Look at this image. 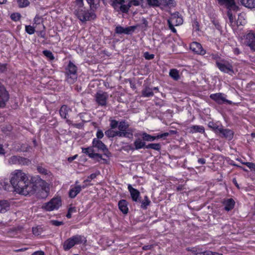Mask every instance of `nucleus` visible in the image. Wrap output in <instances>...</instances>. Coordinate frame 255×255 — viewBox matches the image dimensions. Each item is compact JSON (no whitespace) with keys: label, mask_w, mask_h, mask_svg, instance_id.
<instances>
[{"label":"nucleus","mask_w":255,"mask_h":255,"mask_svg":"<svg viewBox=\"0 0 255 255\" xmlns=\"http://www.w3.org/2000/svg\"><path fill=\"white\" fill-rule=\"evenodd\" d=\"M210 98L218 104L227 103L231 105L232 103V101L227 100L224 96V94L221 93L212 94L210 95Z\"/></svg>","instance_id":"obj_12"},{"label":"nucleus","mask_w":255,"mask_h":255,"mask_svg":"<svg viewBox=\"0 0 255 255\" xmlns=\"http://www.w3.org/2000/svg\"><path fill=\"white\" fill-rule=\"evenodd\" d=\"M251 0H241V2L243 5L248 7L249 5H252V4H251Z\"/></svg>","instance_id":"obj_50"},{"label":"nucleus","mask_w":255,"mask_h":255,"mask_svg":"<svg viewBox=\"0 0 255 255\" xmlns=\"http://www.w3.org/2000/svg\"><path fill=\"white\" fill-rule=\"evenodd\" d=\"M9 164H18L20 165H28L30 164V161L27 158L20 156L13 155L8 159Z\"/></svg>","instance_id":"obj_7"},{"label":"nucleus","mask_w":255,"mask_h":255,"mask_svg":"<svg viewBox=\"0 0 255 255\" xmlns=\"http://www.w3.org/2000/svg\"><path fill=\"white\" fill-rule=\"evenodd\" d=\"M146 3L149 7H160L159 0H146Z\"/></svg>","instance_id":"obj_34"},{"label":"nucleus","mask_w":255,"mask_h":255,"mask_svg":"<svg viewBox=\"0 0 255 255\" xmlns=\"http://www.w3.org/2000/svg\"><path fill=\"white\" fill-rule=\"evenodd\" d=\"M31 255H45V254L44 252L39 251L34 252Z\"/></svg>","instance_id":"obj_59"},{"label":"nucleus","mask_w":255,"mask_h":255,"mask_svg":"<svg viewBox=\"0 0 255 255\" xmlns=\"http://www.w3.org/2000/svg\"><path fill=\"white\" fill-rule=\"evenodd\" d=\"M130 7V5L129 2L127 4L123 3L119 6L117 10H120L123 13H127L128 12Z\"/></svg>","instance_id":"obj_32"},{"label":"nucleus","mask_w":255,"mask_h":255,"mask_svg":"<svg viewBox=\"0 0 255 255\" xmlns=\"http://www.w3.org/2000/svg\"><path fill=\"white\" fill-rule=\"evenodd\" d=\"M43 54L50 60H53L54 57L52 53L49 50H44L43 51Z\"/></svg>","instance_id":"obj_44"},{"label":"nucleus","mask_w":255,"mask_h":255,"mask_svg":"<svg viewBox=\"0 0 255 255\" xmlns=\"http://www.w3.org/2000/svg\"><path fill=\"white\" fill-rule=\"evenodd\" d=\"M194 255H223L222 254H220L217 252H214L210 251H207L203 252H198L195 253Z\"/></svg>","instance_id":"obj_35"},{"label":"nucleus","mask_w":255,"mask_h":255,"mask_svg":"<svg viewBox=\"0 0 255 255\" xmlns=\"http://www.w3.org/2000/svg\"><path fill=\"white\" fill-rule=\"evenodd\" d=\"M10 203L5 200H0V213H4L9 210Z\"/></svg>","instance_id":"obj_22"},{"label":"nucleus","mask_w":255,"mask_h":255,"mask_svg":"<svg viewBox=\"0 0 255 255\" xmlns=\"http://www.w3.org/2000/svg\"><path fill=\"white\" fill-rule=\"evenodd\" d=\"M141 21L142 24L144 25L145 27H147L148 25V21L145 18H142L141 19Z\"/></svg>","instance_id":"obj_61"},{"label":"nucleus","mask_w":255,"mask_h":255,"mask_svg":"<svg viewBox=\"0 0 255 255\" xmlns=\"http://www.w3.org/2000/svg\"><path fill=\"white\" fill-rule=\"evenodd\" d=\"M153 248V245H145V246H144L143 247H142V249L143 250H151L152 248Z\"/></svg>","instance_id":"obj_58"},{"label":"nucleus","mask_w":255,"mask_h":255,"mask_svg":"<svg viewBox=\"0 0 255 255\" xmlns=\"http://www.w3.org/2000/svg\"><path fill=\"white\" fill-rule=\"evenodd\" d=\"M125 2V0H113L112 6L115 9L118 10L119 6Z\"/></svg>","instance_id":"obj_40"},{"label":"nucleus","mask_w":255,"mask_h":255,"mask_svg":"<svg viewBox=\"0 0 255 255\" xmlns=\"http://www.w3.org/2000/svg\"><path fill=\"white\" fill-rule=\"evenodd\" d=\"M61 205V201L60 198H53L48 202L44 203L42 208L47 211H51L57 210Z\"/></svg>","instance_id":"obj_6"},{"label":"nucleus","mask_w":255,"mask_h":255,"mask_svg":"<svg viewBox=\"0 0 255 255\" xmlns=\"http://www.w3.org/2000/svg\"><path fill=\"white\" fill-rule=\"evenodd\" d=\"M96 135H97V138H98V139H101V138H103V137L104 136V133H103V131L101 129H98Z\"/></svg>","instance_id":"obj_54"},{"label":"nucleus","mask_w":255,"mask_h":255,"mask_svg":"<svg viewBox=\"0 0 255 255\" xmlns=\"http://www.w3.org/2000/svg\"><path fill=\"white\" fill-rule=\"evenodd\" d=\"M128 188L130 192L132 200L136 202H140V192L137 189L133 188L130 184L128 185Z\"/></svg>","instance_id":"obj_17"},{"label":"nucleus","mask_w":255,"mask_h":255,"mask_svg":"<svg viewBox=\"0 0 255 255\" xmlns=\"http://www.w3.org/2000/svg\"><path fill=\"white\" fill-rule=\"evenodd\" d=\"M243 44L249 46L251 50L255 51V35L253 32H249L243 36Z\"/></svg>","instance_id":"obj_8"},{"label":"nucleus","mask_w":255,"mask_h":255,"mask_svg":"<svg viewBox=\"0 0 255 255\" xmlns=\"http://www.w3.org/2000/svg\"><path fill=\"white\" fill-rule=\"evenodd\" d=\"M232 10H233V9H228L227 15L228 16L231 25L232 26H235L236 25V21L235 18L232 13Z\"/></svg>","instance_id":"obj_33"},{"label":"nucleus","mask_w":255,"mask_h":255,"mask_svg":"<svg viewBox=\"0 0 255 255\" xmlns=\"http://www.w3.org/2000/svg\"><path fill=\"white\" fill-rule=\"evenodd\" d=\"M128 2L130 5V7L131 5L138 6L140 4L139 0H130Z\"/></svg>","instance_id":"obj_52"},{"label":"nucleus","mask_w":255,"mask_h":255,"mask_svg":"<svg viewBox=\"0 0 255 255\" xmlns=\"http://www.w3.org/2000/svg\"><path fill=\"white\" fill-rule=\"evenodd\" d=\"M119 208L124 214H127L128 211V203L125 200H121L118 203Z\"/></svg>","instance_id":"obj_24"},{"label":"nucleus","mask_w":255,"mask_h":255,"mask_svg":"<svg viewBox=\"0 0 255 255\" xmlns=\"http://www.w3.org/2000/svg\"><path fill=\"white\" fill-rule=\"evenodd\" d=\"M20 17L21 15L18 13H12L10 15L11 18L14 21H17L19 20Z\"/></svg>","instance_id":"obj_48"},{"label":"nucleus","mask_w":255,"mask_h":255,"mask_svg":"<svg viewBox=\"0 0 255 255\" xmlns=\"http://www.w3.org/2000/svg\"><path fill=\"white\" fill-rule=\"evenodd\" d=\"M1 188L5 190H9L10 188V185L8 183L7 181L1 180L0 182Z\"/></svg>","instance_id":"obj_41"},{"label":"nucleus","mask_w":255,"mask_h":255,"mask_svg":"<svg viewBox=\"0 0 255 255\" xmlns=\"http://www.w3.org/2000/svg\"><path fill=\"white\" fill-rule=\"evenodd\" d=\"M141 203V207L142 209H147V206L150 203V201L147 196H144V200L140 202Z\"/></svg>","instance_id":"obj_39"},{"label":"nucleus","mask_w":255,"mask_h":255,"mask_svg":"<svg viewBox=\"0 0 255 255\" xmlns=\"http://www.w3.org/2000/svg\"><path fill=\"white\" fill-rule=\"evenodd\" d=\"M234 135V132L229 129L223 128L220 136L222 137H225L229 140H231Z\"/></svg>","instance_id":"obj_26"},{"label":"nucleus","mask_w":255,"mask_h":255,"mask_svg":"<svg viewBox=\"0 0 255 255\" xmlns=\"http://www.w3.org/2000/svg\"><path fill=\"white\" fill-rule=\"evenodd\" d=\"M215 124H214L213 123H209V127L214 131L215 130L214 128H216V127H217Z\"/></svg>","instance_id":"obj_63"},{"label":"nucleus","mask_w":255,"mask_h":255,"mask_svg":"<svg viewBox=\"0 0 255 255\" xmlns=\"http://www.w3.org/2000/svg\"><path fill=\"white\" fill-rule=\"evenodd\" d=\"M144 58L147 60L152 59L154 57V55L152 54H149L148 52H146L144 53Z\"/></svg>","instance_id":"obj_51"},{"label":"nucleus","mask_w":255,"mask_h":255,"mask_svg":"<svg viewBox=\"0 0 255 255\" xmlns=\"http://www.w3.org/2000/svg\"><path fill=\"white\" fill-rule=\"evenodd\" d=\"M87 240L83 236L75 235L66 240L63 244L64 251H68L76 245L85 244Z\"/></svg>","instance_id":"obj_3"},{"label":"nucleus","mask_w":255,"mask_h":255,"mask_svg":"<svg viewBox=\"0 0 255 255\" xmlns=\"http://www.w3.org/2000/svg\"><path fill=\"white\" fill-rule=\"evenodd\" d=\"M190 131L192 133L200 132L203 133L205 131L204 128L203 126H193L190 128Z\"/></svg>","instance_id":"obj_29"},{"label":"nucleus","mask_w":255,"mask_h":255,"mask_svg":"<svg viewBox=\"0 0 255 255\" xmlns=\"http://www.w3.org/2000/svg\"><path fill=\"white\" fill-rule=\"evenodd\" d=\"M215 128V130H214V131L215 133L220 134V135L221 134L222 132L223 129V128L219 127V126H217V127H216V128Z\"/></svg>","instance_id":"obj_55"},{"label":"nucleus","mask_w":255,"mask_h":255,"mask_svg":"<svg viewBox=\"0 0 255 255\" xmlns=\"http://www.w3.org/2000/svg\"><path fill=\"white\" fill-rule=\"evenodd\" d=\"M82 152L86 154H88V156L92 158V156L94 155V149L91 147H89L87 148H82Z\"/></svg>","instance_id":"obj_38"},{"label":"nucleus","mask_w":255,"mask_h":255,"mask_svg":"<svg viewBox=\"0 0 255 255\" xmlns=\"http://www.w3.org/2000/svg\"><path fill=\"white\" fill-rule=\"evenodd\" d=\"M136 26H132L127 27H124L121 26H117L115 29V32L116 33L119 34H129L130 33L133 32L136 28Z\"/></svg>","instance_id":"obj_16"},{"label":"nucleus","mask_w":255,"mask_h":255,"mask_svg":"<svg viewBox=\"0 0 255 255\" xmlns=\"http://www.w3.org/2000/svg\"><path fill=\"white\" fill-rule=\"evenodd\" d=\"M168 26H169V28L171 30V31L175 33H176V29L174 27V26H175V25H174L170 22L168 23Z\"/></svg>","instance_id":"obj_56"},{"label":"nucleus","mask_w":255,"mask_h":255,"mask_svg":"<svg viewBox=\"0 0 255 255\" xmlns=\"http://www.w3.org/2000/svg\"><path fill=\"white\" fill-rule=\"evenodd\" d=\"M169 75L175 80H177L179 79L178 71L175 69H173L170 70Z\"/></svg>","instance_id":"obj_36"},{"label":"nucleus","mask_w":255,"mask_h":255,"mask_svg":"<svg viewBox=\"0 0 255 255\" xmlns=\"http://www.w3.org/2000/svg\"><path fill=\"white\" fill-rule=\"evenodd\" d=\"M87 1L92 10L97 9L100 3V0H87Z\"/></svg>","instance_id":"obj_30"},{"label":"nucleus","mask_w":255,"mask_h":255,"mask_svg":"<svg viewBox=\"0 0 255 255\" xmlns=\"http://www.w3.org/2000/svg\"><path fill=\"white\" fill-rule=\"evenodd\" d=\"M71 111V109L66 105H63L60 109L59 114L61 118L66 119V122L71 124V121L67 119L68 113Z\"/></svg>","instance_id":"obj_19"},{"label":"nucleus","mask_w":255,"mask_h":255,"mask_svg":"<svg viewBox=\"0 0 255 255\" xmlns=\"http://www.w3.org/2000/svg\"><path fill=\"white\" fill-rule=\"evenodd\" d=\"M25 31L29 34H33L35 32L34 28L31 25L25 26Z\"/></svg>","instance_id":"obj_43"},{"label":"nucleus","mask_w":255,"mask_h":255,"mask_svg":"<svg viewBox=\"0 0 255 255\" xmlns=\"http://www.w3.org/2000/svg\"><path fill=\"white\" fill-rule=\"evenodd\" d=\"M223 203L225 206V209L228 211L232 209L235 206V201L232 198L225 200Z\"/></svg>","instance_id":"obj_25"},{"label":"nucleus","mask_w":255,"mask_h":255,"mask_svg":"<svg viewBox=\"0 0 255 255\" xmlns=\"http://www.w3.org/2000/svg\"><path fill=\"white\" fill-rule=\"evenodd\" d=\"M105 135L108 137H114L115 136H119L122 135L120 131H117L114 129L110 128L105 132Z\"/></svg>","instance_id":"obj_27"},{"label":"nucleus","mask_w":255,"mask_h":255,"mask_svg":"<svg viewBox=\"0 0 255 255\" xmlns=\"http://www.w3.org/2000/svg\"><path fill=\"white\" fill-rule=\"evenodd\" d=\"M50 223L52 225L55 226H59L63 225V222L61 221H58L57 220H51L50 221Z\"/></svg>","instance_id":"obj_53"},{"label":"nucleus","mask_w":255,"mask_h":255,"mask_svg":"<svg viewBox=\"0 0 255 255\" xmlns=\"http://www.w3.org/2000/svg\"><path fill=\"white\" fill-rule=\"evenodd\" d=\"M134 149L138 150L142 148H145L146 144L144 141L140 138L136 139L134 142Z\"/></svg>","instance_id":"obj_28"},{"label":"nucleus","mask_w":255,"mask_h":255,"mask_svg":"<svg viewBox=\"0 0 255 255\" xmlns=\"http://www.w3.org/2000/svg\"><path fill=\"white\" fill-rule=\"evenodd\" d=\"M142 136V140L146 141H153L156 139L165 138L169 135L168 132H164L163 133L158 134L156 136H152L147 133L143 132L140 134Z\"/></svg>","instance_id":"obj_13"},{"label":"nucleus","mask_w":255,"mask_h":255,"mask_svg":"<svg viewBox=\"0 0 255 255\" xmlns=\"http://www.w3.org/2000/svg\"><path fill=\"white\" fill-rule=\"evenodd\" d=\"M251 3V4H252V5H249L248 8H255V0H252Z\"/></svg>","instance_id":"obj_64"},{"label":"nucleus","mask_w":255,"mask_h":255,"mask_svg":"<svg viewBox=\"0 0 255 255\" xmlns=\"http://www.w3.org/2000/svg\"><path fill=\"white\" fill-rule=\"evenodd\" d=\"M109 95L107 93L102 91H99L96 93L95 99L96 103L101 106H105L107 104V100Z\"/></svg>","instance_id":"obj_9"},{"label":"nucleus","mask_w":255,"mask_h":255,"mask_svg":"<svg viewBox=\"0 0 255 255\" xmlns=\"http://www.w3.org/2000/svg\"><path fill=\"white\" fill-rule=\"evenodd\" d=\"M37 170L40 173L46 175L48 174V170L45 168L43 167L42 166H38L37 167Z\"/></svg>","instance_id":"obj_47"},{"label":"nucleus","mask_w":255,"mask_h":255,"mask_svg":"<svg viewBox=\"0 0 255 255\" xmlns=\"http://www.w3.org/2000/svg\"><path fill=\"white\" fill-rule=\"evenodd\" d=\"M161 146L159 143H150L146 145L145 148L153 149L157 151L160 149Z\"/></svg>","instance_id":"obj_37"},{"label":"nucleus","mask_w":255,"mask_h":255,"mask_svg":"<svg viewBox=\"0 0 255 255\" xmlns=\"http://www.w3.org/2000/svg\"><path fill=\"white\" fill-rule=\"evenodd\" d=\"M93 146L97 148L104 152L108 151V148L106 145L101 140L97 138H94L93 140Z\"/></svg>","instance_id":"obj_20"},{"label":"nucleus","mask_w":255,"mask_h":255,"mask_svg":"<svg viewBox=\"0 0 255 255\" xmlns=\"http://www.w3.org/2000/svg\"><path fill=\"white\" fill-rule=\"evenodd\" d=\"M9 99V96L8 92L4 86L0 83V107H4Z\"/></svg>","instance_id":"obj_11"},{"label":"nucleus","mask_w":255,"mask_h":255,"mask_svg":"<svg viewBox=\"0 0 255 255\" xmlns=\"http://www.w3.org/2000/svg\"><path fill=\"white\" fill-rule=\"evenodd\" d=\"M160 7H173L176 5V2L174 0H159Z\"/></svg>","instance_id":"obj_23"},{"label":"nucleus","mask_w":255,"mask_h":255,"mask_svg":"<svg viewBox=\"0 0 255 255\" xmlns=\"http://www.w3.org/2000/svg\"><path fill=\"white\" fill-rule=\"evenodd\" d=\"M10 182L18 194L27 195L33 194L35 191L36 186L21 170H15L11 173Z\"/></svg>","instance_id":"obj_1"},{"label":"nucleus","mask_w":255,"mask_h":255,"mask_svg":"<svg viewBox=\"0 0 255 255\" xmlns=\"http://www.w3.org/2000/svg\"><path fill=\"white\" fill-rule=\"evenodd\" d=\"M183 19L181 15L178 12H176L171 14V17L167 20L168 23H171L175 26H178L183 23Z\"/></svg>","instance_id":"obj_14"},{"label":"nucleus","mask_w":255,"mask_h":255,"mask_svg":"<svg viewBox=\"0 0 255 255\" xmlns=\"http://www.w3.org/2000/svg\"><path fill=\"white\" fill-rule=\"evenodd\" d=\"M77 67L72 62L70 61L66 68L65 73L67 80L69 83H73L77 79Z\"/></svg>","instance_id":"obj_5"},{"label":"nucleus","mask_w":255,"mask_h":255,"mask_svg":"<svg viewBox=\"0 0 255 255\" xmlns=\"http://www.w3.org/2000/svg\"><path fill=\"white\" fill-rule=\"evenodd\" d=\"M34 21L35 23L39 24L41 22V18L39 16H36L34 18Z\"/></svg>","instance_id":"obj_57"},{"label":"nucleus","mask_w":255,"mask_h":255,"mask_svg":"<svg viewBox=\"0 0 255 255\" xmlns=\"http://www.w3.org/2000/svg\"><path fill=\"white\" fill-rule=\"evenodd\" d=\"M86 185H83L81 186L80 185H77L73 188H72L69 192V195L71 198H75L78 194H79L82 190V188H85Z\"/></svg>","instance_id":"obj_21"},{"label":"nucleus","mask_w":255,"mask_h":255,"mask_svg":"<svg viewBox=\"0 0 255 255\" xmlns=\"http://www.w3.org/2000/svg\"><path fill=\"white\" fill-rule=\"evenodd\" d=\"M190 47L191 50L198 54L203 55L206 53V51L203 49L201 44L197 42H193L190 44Z\"/></svg>","instance_id":"obj_18"},{"label":"nucleus","mask_w":255,"mask_h":255,"mask_svg":"<svg viewBox=\"0 0 255 255\" xmlns=\"http://www.w3.org/2000/svg\"><path fill=\"white\" fill-rule=\"evenodd\" d=\"M75 9L83 7V0H75Z\"/></svg>","instance_id":"obj_46"},{"label":"nucleus","mask_w":255,"mask_h":255,"mask_svg":"<svg viewBox=\"0 0 255 255\" xmlns=\"http://www.w3.org/2000/svg\"><path fill=\"white\" fill-rule=\"evenodd\" d=\"M118 128L119 130H117V131H120L122 133L120 137H126L129 139L132 138L134 129L129 128V125L125 121L119 122Z\"/></svg>","instance_id":"obj_4"},{"label":"nucleus","mask_w":255,"mask_h":255,"mask_svg":"<svg viewBox=\"0 0 255 255\" xmlns=\"http://www.w3.org/2000/svg\"><path fill=\"white\" fill-rule=\"evenodd\" d=\"M218 3L221 5H225L228 9H233L236 11L238 9V6L235 3V0H216Z\"/></svg>","instance_id":"obj_15"},{"label":"nucleus","mask_w":255,"mask_h":255,"mask_svg":"<svg viewBox=\"0 0 255 255\" xmlns=\"http://www.w3.org/2000/svg\"><path fill=\"white\" fill-rule=\"evenodd\" d=\"M74 13L77 18L82 22L94 19L96 18V14L94 10L91 9H86L84 6L79 8H76L74 10Z\"/></svg>","instance_id":"obj_2"},{"label":"nucleus","mask_w":255,"mask_h":255,"mask_svg":"<svg viewBox=\"0 0 255 255\" xmlns=\"http://www.w3.org/2000/svg\"><path fill=\"white\" fill-rule=\"evenodd\" d=\"M142 95L145 97H150L153 96L154 94L152 89L149 87H146L142 91Z\"/></svg>","instance_id":"obj_31"},{"label":"nucleus","mask_w":255,"mask_h":255,"mask_svg":"<svg viewBox=\"0 0 255 255\" xmlns=\"http://www.w3.org/2000/svg\"><path fill=\"white\" fill-rule=\"evenodd\" d=\"M69 212L71 213L72 214L73 213L76 212V208L75 207H71L68 209Z\"/></svg>","instance_id":"obj_62"},{"label":"nucleus","mask_w":255,"mask_h":255,"mask_svg":"<svg viewBox=\"0 0 255 255\" xmlns=\"http://www.w3.org/2000/svg\"><path fill=\"white\" fill-rule=\"evenodd\" d=\"M18 5L20 7H26L29 4L28 0H17Z\"/></svg>","instance_id":"obj_42"},{"label":"nucleus","mask_w":255,"mask_h":255,"mask_svg":"<svg viewBox=\"0 0 255 255\" xmlns=\"http://www.w3.org/2000/svg\"><path fill=\"white\" fill-rule=\"evenodd\" d=\"M213 24H214L215 27L217 29H218V30H220L221 29V26L220 25V24H219V23L218 22L215 21L214 20L213 21Z\"/></svg>","instance_id":"obj_60"},{"label":"nucleus","mask_w":255,"mask_h":255,"mask_svg":"<svg viewBox=\"0 0 255 255\" xmlns=\"http://www.w3.org/2000/svg\"><path fill=\"white\" fill-rule=\"evenodd\" d=\"M244 164L246 165L247 167H248L251 170L254 171L255 169V164L253 162H247L243 163Z\"/></svg>","instance_id":"obj_49"},{"label":"nucleus","mask_w":255,"mask_h":255,"mask_svg":"<svg viewBox=\"0 0 255 255\" xmlns=\"http://www.w3.org/2000/svg\"><path fill=\"white\" fill-rule=\"evenodd\" d=\"M216 64L217 67L221 71L229 74L234 73L233 66L229 62L226 61H217Z\"/></svg>","instance_id":"obj_10"},{"label":"nucleus","mask_w":255,"mask_h":255,"mask_svg":"<svg viewBox=\"0 0 255 255\" xmlns=\"http://www.w3.org/2000/svg\"><path fill=\"white\" fill-rule=\"evenodd\" d=\"M119 122L115 120H112L110 121V126L111 128L115 129L118 128Z\"/></svg>","instance_id":"obj_45"}]
</instances>
